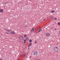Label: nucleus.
Segmentation results:
<instances>
[{"label":"nucleus","instance_id":"1","mask_svg":"<svg viewBox=\"0 0 60 60\" xmlns=\"http://www.w3.org/2000/svg\"><path fill=\"white\" fill-rule=\"evenodd\" d=\"M54 49L55 52H57L58 51L59 49L58 47L56 46H55L54 48Z\"/></svg>","mask_w":60,"mask_h":60},{"label":"nucleus","instance_id":"2","mask_svg":"<svg viewBox=\"0 0 60 60\" xmlns=\"http://www.w3.org/2000/svg\"><path fill=\"white\" fill-rule=\"evenodd\" d=\"M38 53H37V52L34 51V55L35 56H37Z\"/></svg>","mask_w":60,"mask_h":60},{"label":"nucleus","instance_id":"3","mask_svg":"<svg viewBox=\"0 0 60 60\" xmlns=\"http://www.w3.org/2000/svg\"><path fill=\"white\" fill-rule=\"evenodd\" d=\"M19 38L22 40H24V38L22 36L20 35L19 36Z\"/></svg>","mask_w":60,"mask_h":60},{"label":"nucleus","instance_id":"4","mask_svg":"<svg viewBox=\"0 0 60 60\" xmlns=\"http://www.w3.org/2000/svg\"><path fill=\"white\" fill-rule=\"evenodd\" d=\"M4 11V10L2 9H0V12L3 13Z\"/></svg>","mask_w":60,"mask_h":60},{"label":"nucleus","instance_id":"5","mask_svg":"<svg viewBox=\"0 0 60 60\" xmlns=\"http://www.w3.org/2000/svg\"><path fill=\"white\" fill-rule=\"evenodd\" d=\"M34 29H35V28H33L31 30V32L32 33H33V32L34 31Z\"/></svg>","mask_w":60,"mask_h":60},{"label":"nucleus","instance_id":"6","mask_svg":"<svg viewBox=\"0 0 60 60\" xmlns=\"http://www.w3.org/2000/svg\"><path fill=\"white\" fill-rule=\"evenodd\" d=\"M10 33L11 34H15V32L14 31H11L10 32Z\"/></svg>","mask_w":60,"mask_h":60},{"label":"nucleus","instance_id":"7","mask_svg":"<svg viewBox=\"0 0 60 60\" xmlns=\"http://www.w3.org/2000/svg\"><path fill=\"white\" fill-rule=\"evenodd\" d=\"M46 35L47 36H50V34L49 33H47L46 34Z\"/></svg>","mask_w":60,"mask_h":60},{"label":"nucleus","instance_id":"8","mask_svg":"<svg viewBox=\"0 0 60 60\" xmlns=\"http://www.w3.org/2000/svg\"><path fill=\"white\" fill-rule=\"evenodd\" d=\"M31 45H32V44H31V43H30L28 45V47H30V46H31Z\"/></svg>","mask_w":60,"mask_h":60},{"label":"nucleus","instance_id":"9","mask_svg":"<svg viewBox=\"0 0 60 60\" xmlns=\"http://www.w3.org/2000/svg\"><path fill=\"white\" fill-rule=\"evenodd\" d=\"M50 19H51V20H52V19H53V17L52 16H51L49 18Z\"/></svg>","mask_w":60,"mask_h":60},{"label":"nucleus","instance_id":"10","mask_svg":"<svg viewBox=\"0 0 60 60\" xmlns=\"http://www.w3.org/2000/svg\"><path fill=\"white\" fill-rule=\"evenodd\" d=\"M7 32H11V30H9V29H8V30L7 31Z\"/></svg>","mask_w":60,"mask_h":60},{"label":"nucleus","instance_id":"11","mask_svg":"<svg viewBox=\"0 0 60 60\" xmlns=\"http://www.w3.org/2000/svg\"><path fill=\"white\" fill-rule=\"evenodd\" d=\"M54 12V11L53 10L52 11H50L51 13H52L53 12Z\"/></svg>","mask_w":60,"mask_h":60},{"label":"nucleus","instance_id":"12","mask_svg":"<svg viewBox=\"0 0 60 60\" xmlns=\"http://www.w3.org/2000/svg\"><path fill=\"white\" fill-rule=\"evenodd\" d=\"M26 34L24 35V37L25 38H26Z\"/></svg>","mask_w":60,"mask_h":60},{"label":"nucleus","instance_id":"13","mask_svg":"<svg viewBox=\"0 0 60 60\" xmlns=\"http://www.w3.org/2000/svg\"><path fill=\"white\" fill-rule=\"evenodd\" d=\"M30 42H32V40L30 39L29 40Z\"/></svg>","mask_w":60,"mask_h":60},{"label":"nucleus","instance_id":"14","mask_svg":"<svg viewBox=\"0 0 60 60\" xmlns=\"http://www.w3.org/2000/svg\"><path fill=\"white\" fill-rule=\"evenodd\" d=\"M24 43H25V42H26V39L24 40Z\"/></svg>","mask_w":60,"mask_h":60},{"label":"nucleus","instance_id":"15","mask_svg":"<svg viewBox=\"0 0 60 60\" xmlns=\"http://www.w3.org/2000/svg\"><path fill=\"white\" fill-rule=\"evenodd\" d=\"M5 34H9V33H8L5 32Z\"/></svg>","mask_w":60,"mask_h":60},{"label":"nucleus","instance_id":"16","mask_svg":"<svg viewBox=\"0 0 60 60\" xmlns=\"http://www.w3.org/2000/svg\"><path fill=\"white\" fill-rule=\"evenodd\" d=\"M58 25H60V22H58Z\"/></svg>","mask_w":60,"mask_h":60},{"label":"nucleus","instance_id":"17","mask_svg":"<svg viewBox=\"0 0 60 60\" xmlns=\"http://www.w3.org/2000/svg\"><path fill=\"white\" fill-rule=\"evenodd\" d=\"M38 31H37L36 32V34H38Z\"/></svg>","mask_w":60,"mask_h":60},{"label":"nucleus","instance_id":"18","mask_svg":"<svg viewBox=\"0 0 60 60\" xmlns=\"http://www.w3.org/2000/svg\"><path fill=\"white\" fill-rule=\"evenodd\" d=\"M36 42H37V41H35L34 42L35 43H36Z\"/></svg>","mask_w":60,"mask_h":60},{"label":"nucleus","instance_id":"19","mask_svg":"<svg viewBox=\"0 0 60 60\" xmlns=\"http://www.w3.org/2000/svg\"><path fill=\"white\" fill-rule=\"evenodd\" d=\"M8 29H6V31H7V30H8Z\"/></svg>","mask_w":60,"mask_h":60},{"label":"nucleus","instance_id":"20","mask_svg":"<svg viewBox=\"0 0 60 60\" xmlns=\"http://www.w3.org/2000/svg\"><path fill=\"white\" fill-rule=\"evenodd\" d=\"M39 30H40V31H41V29H39Z\"/></svg>","mask_w":60,"mask_h":60},{"label":"nucleus","instance_id":"21","mask_svg":"<svg viewBox=\"0 0 60 60\" xmlns=\"http://www.w3.org/2000/svg\"><path fill=\"white\" fill-rule=\"evenodd\" d=\"M28 50H29V49H30V48H29V47H28Z\"/></svg>","mask_w":60,"mask_h":60},{"label":"nucleus","instance_id":"22","mask_svg":"<svg viewBox=\"0 0 60 60\" xmlns=\"http://www.w3.org/2000/svg\"><path fill=\"white\" fill-rule=\"evenodd\" d=\"M43 21H45V19H44L43 20Z\"/></svg>","mask_w":60,"mask_h":60},{"label":"nucleus","instance_id":"23","mask_svg":"<svg viewBox=\"0 0 60 60\" xmlns=\"http://www.w3.org/2000/svg\"><path fill=\"white\" fill-rule=\"evenodd\" d=\"M40 30H39V31H38V32H39V33H40Z\"/></svg>","mask_w":60,"mask_h":60},{"label":"nucleus","instance_id":"24","mask_svg":"<svg viewBox=\"0 0 60 60\" xmlns=\"http://www.w3.org/2000/svg\"><path fill=\"white\" fill-rule=\"evenodd\" d=\"M55 20H57V18H55Z\"/></svg>","mask_w":60,"mask_h":60},{"label":"nucleus","instance_id":"25","mask_svg":"<svg viewBox=\"0 0 60 60\" xmlns=\"http://www.w3.org/2000/svg\"><path fill=\"white\" fill-rule=\"evenodd\" d=\"M31 56H30V58H31Z\"/></svg>","mask_w":60,"mask_h":60},{"label":"nucleus","instance_id":"26","mask_svg":"<svg viewBox=\"0 0 60 60\" xmlns=\"http://www.w3.org/2000/svg\"><path fill=\"white\" fill-rule=\"evenodd\" d=\"M26 39H28V38H26Z\"/></svg>","mask_w":60,"mask_h":60},{"label":"nucleus","instance_id":"27","mask_svg":"<svg viewBox=\"0 0 60 60\" xmlns=\"http://www.w3.org/2000/svg\"><path fill=\"white\" fill-rule=\"evenodd\" d=\"M26 27H28V26H25Z\"/></svg>","mask_w":60,"mask_h":60},{"label":"nucleus","instance_id":"28","mask_svg":"<svg viewBox=\"0 0 60 60\" xmlns=\"http://www.w3.org/2000/svg\"><path fill=\"white\" fill-rule=\"evenodd\" d=\"M55 30H56V29H55Z\"/></svg>","mask_w":60,"mask_h":60},{"label":"nucleus","instance_id":"29","mask_svg":"<svg viewBox=\"0 0 60 60\" xmlns=\"http://www.w3.org/2000/svg\"><path fill=\"white\" fill-rule=\"evenodd\" d=\"M24 53L25 54H26V53L24 52Z\"/></svg>","mask_w":60,"mask_h":60},{"label":"nucleus","instance_id":"30","mask_svg":"<svg viewBox=\"0 0 60 60\" xmlns=\"http://www.w3.org/2000/svg\"><path fill=\"white\" fill-rule=\"evenodd\" d=\"M0 60H3L2 59H0Z\"/></svg>","mask_w":60,"mask_h":60},{"label":"nucleus","instance_id":"31","mask_svg":"<svg viewBox=\"0 0 60 60\" xmlns=\"http://www.w3.org/2000/svg\"><path fill=\"white\" fill-rule=\"evenodd\" d=\"M40 22H42V21H41Z\"/></svg>","mask_w":60,"mask_h":60},{"label":"nucleus","instance_id":"32","mask_svg":"<svg viewBox=\"0 0 60 60\" xmlns=\"http://www.w3.org/2000/svg\"><path fill=\"white\" fill-rule=\"evenodd\" d=\"M25 49H23V50H25Z\"/></svg>","mask_w":60,"mask_h":60},{"label":"nucleus","instance_id":"33","mask_svg":"<svg viewBox=\"0 0 60 60\" xmlns=\"http://www.w3.org/2000/svg\"><path fill=\"white\" fill-rule=\"evenodd\" d=\"M59 33H60V31Z\"/></svg>","mask_w":60,"mask_h":60},{"label":"nucleus","instance_id":"34","mask_svg":"<svg viewBox=\"0 0 60 60\" xmlns=\"http://www.w3.org/2000/svg\"><path fill=\"white\" fill-rule=\"evenodd\" d=\"M17 60H19V59H17Z\"/></svg>","mask_w":60,"mask_h":60},{"label":"nucleus","instance_id":"35","mask_svg":"<svg viewBox=\"0 0 60 60\" xmlns=\"http://www.w3.org/2000/svg\"><path fill=\"white\" fill-rule=\"evenodd\" d=\"M20 4H21V2H20Z\"/></svg>","mask_w":60,"mask_h":60},{"label":"nucleus","instance_id":"36","mask_svg":"<svg viewBox=\"0 0 60 60\" xmlns=\"http://www.w3.org/2000/svg\"><path fill=\"white\" fill-rule=\"evenodd\" d=\"M46 29H47V28H46Z\"/></svg>","mask_w":60,"mask_h":60},{"label":"nucleus","instance_id":"37","mask_svg":"<svg viewBox=\"0 0 60 60\" xmlns=\"http://www.w3.org/2000/svg\"><path fill=\"white\" fill-rule=\"evenodd\" d=\"M27 55H28V54H27Z\"/></svg>","mask_w":60,"mask_h":60}]
</instances>
